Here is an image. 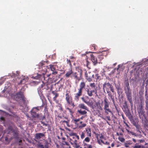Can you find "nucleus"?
Wrapping results in <instances>:
<instances>
[{
    "instance_id": "e433bc0d",
    "label": "nucleus",
    "mask_w": 148,
    "mask_h": 148,
    "mask_svg": "<svg viewBox=\"0 0 148 148\" xmlns=\"http://www.w3.org/2000/svg\"><path fill=\"white\" fill-rule=\"evenodd\" d=\"M94 133L98 137V136H99L100 138L101 139H106L104 137L103 135L102 134H96L95 132H94Z\"/></svg>"
},
{
    "instance_id": "7c9ffc66",
    "label": "nucleus",
    "mask_w": 148,
    "mask_h": 148,
    "mask_svg": "<svg viewBox=\"0 0 148 148\" xmlns=\"http://www.w3.org/2000/svg\"><path fill=\"white\" fill-rule=\"evenodd\" d=\"M52 93L55 95L54 97L53 98V100L54 101L56 100L57 97L59 96V94L55 91H52Z\"/></svg>"
},
{
    "instance_id": "2f4dec72",
    "label": "nucleus",
    "mask_w": 148,
    "mask_h": 148,
    "mask_svg": "<svg viewBox=\"0 0 148 148\" xmlns=\"http://www.w3.org/2000/svg\"><path fill=\"white\" fill-rule=\"evenodd\" d=\"M17 74H16L15 73H13V72L12 73L9 74L8 76H10L12 77H14L16 76V75L17 76L19 73V72L16 71Z\"/></svg>"
},
{
    "instance_id": "e2e57ef3",
    "label": "nucleus",
    "mask_w": 148,
    "mask_h": 148,
    "mask_svg": "<svg viewBox=\"0 0 148 148\" xmlns=\"http://www.w3.org/2000/svg\"><path fill=\"white\" fill-rule=\"evenodd\" d=\"M139 143H144L145 142V140H139Z\"/></svg>"
},
{
    "instance_id": "6e6552de",
    "label": "nucleus",
    "mask_w": 148,
    "mask_h": 148,
    "mask_svg": "<svg viewBox=\"0 0 148 148\" xmlns=\"http://www.w3.org/2000/svg\"><path fill=\"white\" fill-rule=\"evenodd\" d=\"M124 89L125 94L132 93V90L130 88L129 84L128 81L125 83Z\"/></svg>"
},
{
    "instance_id": "f704fd0d",
    "label": "nucleus",
    "mask_w": 148,
    "mask_h": 148,
    "mask_svg": "<svg viewBox=\"0 0 148 148\" xmlns=\"http://www.w3.org/2000/svg\"><path fill=\"white\" fill-rule=\"evenodd\" d=\"M12 139V138H11V139H9L6 136L5 137V141H6V143H5L6 144H8L10 142L11 140Z\"/></svg>"
},
{
    "instance_id": "4d7b16f0",
    "label": "nucleus",
    "mask_w": 148,
    "mask_h": 148,
    "mask_svg": "<svg viewBox=\"0 0 148 148\" xmlns=\"http://www.w3.org/2000/svg\"><path fill=\"white\" fill-rule=\"evenodd\" d=\"M124 104H125V105H123V107L124 108H125L126 107L127 108V102L126 101H125V102Z\"/></svg>"
},
{
    "instance_id": "58836bf2",
    "label": "nucleus",
    "mask_w": 148,
    "mask_h": 148,
    "mask_svg": "<svg viewBox=\"0 0 148 148\" xmlns=\"http://www.w3.org/2000/svg\"><path fill=\"white\" fill-rule=\"evenodd\" d=\"M90 140V139L89 138V137L87 136V137H86L84 140L83 142H89Z\"/></svg>"
},
{
    "instance_id": "c756f323",
    "label": "nucleus",
    "mask_w": 148,
    "mask_h": 148,
    "mask_svg": "<svg viewBox=\"0 0 148 148\" xmlns=\"http://www.w3.org/2000/svg\"><path fill=\"white\" fill-rule=\"evenodd\" d=\"M45 115L42 116L41 114H38L37 118L39 119L40 120H43L45 119Z\"/></svg>"
},
{
    "instance_id": "a211bd4d",
    "label": "nucleus",
    "mask_w": 148,
    "mask_h": 148,
    "mask_svg": "<svg viewBox=\"0 0 148 148\" xmlns=\"http://www.w3.org/2000/svg\"><path fill=\"white\" fill-rule=\"evenodd\" d=\"M79 88L78 89V90L82 91L85 88L86 84L84 82H81L79 85Z\"/></svg>"
},
{
    "instance_id": "13d9d810",
    "label": "nucleus",
    "mask_w": 148,
    "mask_h": 148,
    "mask_svg": "<svg viewBox=\"0 0 148 148\" xmlns=\"http://www.w3.org/2000/svg\"><path fill=\"white\" fill-rule=\"evenodd\" d=\"M92 47H94V49L95 50H96L97 49V46L95 45H93Z\"/></svg>"
},
{
    "instance_id": "473e14b6",
    "label": "nucleus",
    "mask_w": 148,
    "mask_h": 148,
    "mask_svg": "<svg viewBox=\"0 0 148 148\" xmlns=\"http://www.w3.org/2000/svg\"><path fill=\"white\" fill-rule=\"evenodd\" d=\"M133 124L136 127V128L138 130H139L140 129V126L137 123L134 121L133 122Z\"/></svg>"
},
{
    "instance_id": "37998d69",
    "label": "nucleus",
    "mask_w": 148,
    "mask_h": 148,
    "mask_svg": "<svg viewBox=\"0 0 148 148\" xmlns=\"http://www.w3.org/2000/svg\"><path fill=\"white\" fill-rule=\"evenodd\" d=\"M98 58H99V63H100L101 59H103V56L101 55H99L98 56Z\"/></svg>"
},
{
    "instance_id": "bf43d9fd",
    "label": "nucleus",
    "mask_w": 148,
    "mask_h": 148,
    "mask_svg": "<svg viewBox=\"0 0 148 148\" xmlns=\"http://www.w3.org/2000/svg\"><path fill=\"white\" fill-rule=\"evenodd\" d=\"M112 101V102L113 103V104H114V105H115V101H114V97H113V98H112V99H111Z\"/></svg>"
},
{
    "instance_id": "6ab92c4d",
    "label": "nucleus",
    "mask_w": 148,
    "mask_h": 148,
    "mask_svg": "<svg viewBox=\"0 0 148 148\" xmlns=\"http://www.w3.org/2000/svg\"><path fill=\"white\" fill-rule=\"evenodd\" d=\"M73 71L72 68L70 69L69 71H67L65 74V76L66 77H71V76L73 74Z\"/></svg>"
},
{
    "instance_id": "680f3d73",
    "label": "nucleus",
    "mask_w": 148,
    "mask_h": 148,
    "mask_svg": "<svg viewBox=\"0 0 148 148\" xmlns=\"http://www.w3.org/2000/svg\"><path fill=\"white\" fill-rule=\"evenodd\" d=\"M114 107L115 108V109L116 110V111H117V112L119 113V110H118V108H117V107L115 105H115H114Z\"/></svg>"
},
{
    "instance_id": "7ed1b4c3",
    "label": "nucleus",
    "mask_w": 148,
    "mask_h": 148,
    "mask_svg": "<svg viewBox=\"0 0 148 148\" xmlns=\"http://www.w3.org/2000/svg\"><path fill=\"white\" fill-rule=\"evenodd\" d=\"M77 72L73 73L71 76V77L75 79L76 82H78L81 79L82 75V70L81 68L78 67Z\"/></svg>"
},
{
    "instance_id": "c9c22d12",
    "label": "nucleus",
    "mask_w": 148,
    "mask_h": 148,
    "mask_svg": "<svg viewBox=\"0 0 148 148\" xmlns=\"http://www.w3.org/2000/svg\"><path fill=\"white\" fill-rule=\"evenodd\" d=\"M66 109L69 111L70 115L72 116L74 112L73 110L69 108H66Z\"/></svg>"
},
{
    "instance_id": "c03bdc74",
    "label": "nucleus",
    "mask_w": 148,
    "mask_h": 148,
    "mask_svg": "<svg viewBox=\"0 0 148 148\" xmlns=\"http://www.w3.org/2000/svg\"><path fill=\"white\" fill-rule=\"evenodd\" d=\"M118 139L122 143H123L125 140L124 138L120 137H119Z\"/></svg>"
},
{
    "instance_id": "ddd939ff",
    "label": "nucleus",
    "mask_w": 148,
    "mask_h": 148,
    "mask_svg": "<svg viewBox=\"0 0 148 148\" xmlns=\"http://www.w3.org/2000/svg\"><path fill=\"white\" fill-rule=\"evenodd\" d=\"M90 57L91 60L92 62L94 65H96L97 63H99V60H98L96 57L92 54H90Z\"/></svg>"
},
{
    "instance_id": "a878e982",
    "label": "nucleus",
    "mask_w": 148,
    "mask_h": 148,
    "mask_svg": "<svg viewBox=\"0 0 148 148\" xmlns=\"http://www.w3.org/2000/svg\"><path fill=\"white\" fill-rule=\"evenodd\" d=\"M115 86L116 89H117L118 93L119 94L121 92V89L120 88L119 84H115Z\"/></svg>"
},
{
    "instance_id": "f8f14e48",
    "label": "nucleus",
    "mask_w": 148,
    "mask_h": 148,
    "mask_svg": "<svg viewBox=\"0 0 148 148\" xmlns=\"http://www.w3.org/2000/svg\"><path fill=\"white\" fill-rule=\"evenodd\" d=\"M82 91L78 90L77 92L75 94L74 99L75 101H77L79 100L80 97L82 95Z\"/></svg>"
},
{
    "instance_id": "864d4df0",
    "label": "nucleus",
    "mask_w": 148,
    "mask_h": 148,
    "mask_svg": "<svg viewBox=\"0 0 148 148\" xmlns=\"http://www.w3.org/2000/svg\"><path fill=\"white\" fill-rule=\"evenodd\" d=\"M97 74H95V75H93V78H95L96 80L97 81Z\"/></svg>"
},
{
    "instance_id": "774afa93",
    "label": "nucleus",
    "mask_w": 148,
    "mask_h": 148,
    "mask_svg": "<svg viewBox=\"0 0 148 148\" xmlns=\"http://www.w3.org/2000/svg\"><path fill=\"white\" fill-rule=\"evenodd\" d=\"M130 134H131L132 135H135V133L134 132H132L131 131H130Z\"/></svg>"
},
{
    "instance_id": "aec40b11",
    "label": "nucleus",
    "mask_w": 148,
    "mask_h": 148,
    "mask_svg": "<svg viewBox=\"0 0 148 148\" xmlns=\"http://www.w3.org/2000/svg\"><path fill=\"white\" fill-rule=\"evenodd\" d=\"M86 110H82L81 109L78 110L77 112L80 115L85 116H87V112Z\"/></svg>"
},
{
    "instance_id": "393cba45",
    "label": "nucleus",
    "mask_w": 148,
    "mask_h": 148,
    "mask_svg": "<svg viewBox=\"0 0 148 148\" xmlns=\"http://www.w3.org/2000/svg\"><path fill=\"white\" fill-rule=\"evenodd\" d=\"M23 97V95L22 93L21 92H19L17 93L16 95V98H22V100L23 101H25V100L24 99Z\"/></svg>"
},
{
    "instance_id": "a18cd8bd",
    "label": "nucleus",
    "mask_w": 148,
    "mask_h": 148,
    "mask_svg": "<svg viewBox=\"0 0 148 148\" xmlns=\"http://www.w3.org/2000/svg\"><path fill=\"white\" fill-rule=\"evenodd\" d=\"M62 144L63 145H66L67 146H69V143L66 142V141H62Z\"/></svg>"
},
{
    "instance_id": "603ef678",
    "label": "nucleus",
    "mask_w": 148,
    "mask_h": 148,
    "mask_svg": "<svg viewBox=\"0 0 148 148\" xmlns=\"http://www.w3.org/2000/svg\"><path fill=\"white\" fill-rule=\"evenodd\" d=\"M132 143H127L125 144V146L126 147H129V145H131Z\"/></svg>"
},
{
    "instance_id": "f03ea898",
    "label": "nucleus",
    "mask_w": 148,
    "mask_h": 148,
    "mask_svg": "<svg viewBox=\"0 0 148 148\" xmlns=\"http://www.w3.org/2000/svg\"><path fill=\"white\" fill-rule=\"evenodd\" d=\"M102 103L104 106L103 109L106 114H108L109 112L112 114L111 110L109 108L110 102L109 101L106 97H104Z\"/></svg>"
},
{
    "instance_id": "f257e3e1",
    "label": "nucleus",
    "mask_w": 148,
    "mask_h": 148,
    "mask_svg": "<svg viewBox=\"0 0 148 148\" xmlns=\"http://www.w3.org/2000/svg\"><path fill=\"white\" fill-rule=\"evenodd\" d=\"M41 66H42L40 69V71L41 74H38L37 76H33V77L36 79H41L42 81H43L45 82H46L49 79V77L50 75L45 74L47 71L48 66H43V64L42 63L40 64Z\"/></svg>"
},
{
    "instance_id": "4c0bfd02",
    "label": "nucleus",
    "mask_w": 148,
    "mask_h": 148,
    "mask_svg": "<svg viewBox=\"0 0 148 148\" xmlns=\"http://www.w3.org/2000/svg\"><path fill=\"white\" fill-rule=\"evenodd\" d=\"M97 139V142L100 145H102L101 143H103V141L102 139H99L97 136L96 137Z\"/></svg>"
},
{
    "instance_id": "9d476101",
    "label": "nucleus",
    "mask_w": 148,
    "mask_h": 148,
    "mask_svg": "<svg viewBox=\"0 0 148 148\" xmlns=\"http://www.w3.org/2000/svg\"><path fill=\"white\" fill-rule=\"evenodd\" d=\"M48 81L46 82H45L44 81H42V84L40 86H39V88L40 89V90H41V89L42 88V89H45L46 90H48L49 88V87L48 86V85L47 83L48 82Z\"/></svg>"
},
{
    "instance_id": "69168bd1",
    "label": "nucleus",
    "mask_w": 148,
    "mask_h": 148,
    "mask_svg": "<svg viewBox=\"0 0 148 148\" xmlns=\"http://www.w3.org/2000/svg\"><path fill=\"white\" fill-rule=\"evenodd\" d=\"M97 80L98 79H100V77L99 76V74H97Z\"/></svg>"
},
{
    "instance_id": "5fc2aeb1",
    "label": "nucleus",
    "mask_w": 148,
    "mask_h": 148,
    "mask_svg": "<svg viewBox=\"0 0 148 148\" xmlns=\"http://www.w3.org/2000/svg\"><path fill=\"white\" fill-rule=\"evenodd\" d=\"M41 124H42L43 125L45 126H47L48 125V124H47L45 123L44 122L41 121Z\"/></svg>"
},
{
    "instance_id": "4468645a",
    "label": "nucleus",
    "mask_w": 148,
    "mask_h": 148,
    "mask_svg": "<svg viewBox=\"0 0 148 148\" xmlns=\"http://www.w3.org/2000/svg\"><path fill=\"white\" fill-rule=\"evenodd\" d=\"M64 119H65V120H61L60 121V123L62 124L65 125V124H66V126L68 127H69V122L70 120L68 118V117H64Z\"/></svg>"
},
{
    "instance_id": "8fccbe9b",
    "label": "nucleus",
    "mask_w": 148,
    "mask_h": 148,
    "mask_svg": "<svg viewBox=\"0 0 148 148\" xmlns=\"http://www.w3.org/2000/svg\"><path fill=\"white\" fill-rule=\"evenodd\" d=\"M79 121L80 119L79 118L77 119H75L73 120V122L75 123L76 124L77 122Z\"/></svg>"
},
{
    "instance_id": "09e8293b",
    "label": "nucleus",
    "mask_w": 148,
    "mask_h": 148,
    "mask_svg": "<svg viewBox=\"0 0 148 148\" xmlns=\"http://www.w3.org/2000/svg\"><path fill=\"white\" fill-rule=\"evenodd\" d=\"M67 63L69 65L71 66H72V64L71 63V61L70 60H68V59H67Z\"/></svg>"
},
{
    "instance_id": "b1692460",
    "label": "nucleus",
    "mask_w": 148,
    "mask_h": 148,
    "mask_svg": "<svg viewBox=\"0 0 148 148\" xmlns=\"http://www.w3.org/2000/svg\"><path fill=\"white\" fill-rule=\"evenodd\" d=\"M133 148H145V147L140 143H136Z\"/></svg>"
},
{
    "instance_id": "bb28decb",
    "label": "nucleus",
    "mask_w": 148,
    "mask_h": 148,
    "mask_svg": "<svg viewBox=\"0 0 148 148\" xmlns=\"http://www.w3.org/2000/svg\"><path fill=\"white\" fill-rule=\"evenodd\" d=\"M16 128V127L15 125H13L12 126L10 125L9 126L8 128L9 131L13 132L14 131V128Z\"/></svg>"
},
{
    "instance_id": "6e6d98bb",
    "label": "nucleus",
    "mask_w": 148,
    "mask_h": 148,
    "mask_svg": "<svg viewBox=\"0 0 148 148\" xmlns=\"http://www.w3.org/2000/svg\"><path fill=\"white\" fill-rule=\"evenodd\" d=\"M103 144L104 145H110V143L109 142H108L107 141H106L105 142H103Z\"/></svg>"
},
{
    "instance_id": "c85d7f7f",
    "label": "nucleus",
    "mask_w": 148,
    "mask_h": 148,
    "mask_svg": "<svg viewBox=\"0 0 148 148\" xmlns=\"http://www.w3.org/2000/svg\"><path fill=\"white\" fill-rule=\"evenodd\" d=\"M83 146H85L87 148H93V146L90 144H88L86 142H83Z\"/></svg>"
},
{
    "instance_id": "9b49d317",
    "label": "nucleus",
    "mask_w": 148,
    "mask_h": 148,
    "mask_svg": "<svg viewBox=\"0 0 148 148\" xmlns=\"http://www.w3.org/2000/svg\"><path fill=\"white\" fill-rule=\"evenodd\" d=\"M85 75L86 79L89 82H90L92 81V78L93 77V74H92L91 72H89L88 73H87V72L86 71Z\"/></svg>"
},
{
    "instance_id": "ea45409f",
    "label": "nucleus",
    "mask_w": 148,
    "mask_h": 148,
    "mask_svg": "<svg viewBox=\"0 0 148 148\" xmlns=\"http://www.w3.org/2000/svg\"><path fill=\"white\" fill-rule=\"evenodd\" d=\"M85 134L84 131L83 132H82L81 134H80V137L82 139H83L84 138L85 136Z\"/></svg>"
},
{
    "instance_id": "dca6fc26",
    "label": "nucleus",
    "mask_w": 148,
    "mask_h": 148,
    "mask_svg": "<svg viewBox=\"0 0 148 148\" xmlns=\"http://www.w3.org/2000/svg\"><path fill=\"white\" fill-rule=\"evenodd\" d=\"M85 134L86 135L89 137H91V130L90 128L87 127L85 128V130H84Z\"/></svg>"
},
{
    "instance_id": "cd10ccee",
    "label": "nucleus",
    "mask_w": 148,
    "mask_h": 148,
    "mask_svg": "<svg viewBox=\"0 0 148 148\" xmlns=\"http://www.w3.org/2000/svg\"><path fill=\"white\" fill-rule=\"evenodd\" d=\"M31 113L32 116L34 118H37L38 116V114H37L36 112L34 111V110H32L31 111Z\"/></svg>"
},
{
    "instance_id": "3c124183",
    "label": "nucleus",
    "mask_w": 148,
    "mask_h": 148,
    "mask_svg": "<svg viewBox=\"0 0 148 148\" xmlns=\"http://www.w3.org/2000/svg\"><path fill=\"white\" fill-rule=\"evenodd\" d=\"M88 105L90 106V107L92 108L93 109L94 108L92 105L93 103H92V102L90 103H89L88 102V104H87Z\"/></svg>"
},
{
    "instance_id": "1a4fd4ad",
    "label": "nucleus",
    "mask_w": 148,
    "mask_h": 148,
    "mask_svg": "<svg viewBox=\"0 0 148 148\" xmlns=\"http://www.w3.org/2000/svg\"><path fill=\"white\" fill-rule=\"evenodd\" d=\"M48 69L50 70L52 72L51 73L52 75H56L58 74V72L56 71V68L54 67V65L50 64L48 66Z\"/></svg>"
},
{
    "instance_id": "de8ad7c7",
    "label": "nucleus",
    "mask_w": 148,
    "mask_h": 148,
    "mask_svg": "<svg viewBox=\"0 0 148 148\" xmlns=\"http://www.w3.org/2000/svg\"><path fill=\"white\" fill-rule=\"evenodd\" d=\"M107 92L108 93V96L110 97L111 99L114 97V96L112 95L110 91Z\"/></svg>"
},
{
    "instance_id": "79ce46f5",
    "label": "nucleus",
    "mask_w": 148,
    "mask_h": 148,
    "mask_svg": "<svg viewBox=\"0 0 148 148\" xmlns=\"http://www.w3.org/2000/svg\"><path fill=\"white\" fill-rule=\"evenodd\" d=\"M14 132L13 136L14 138H18V133L16 132Z\"/></svg>"
},
{
    "instance_id": "f3484780",
    "label": "nucleus",
    "mask_w": 148,
    "mask_h": 148,
    "mask_svg": "<svg viewBox=\"0 0 148 148\" xmlns=\"http://www.w3.org/2000/svg\"><path fill=\"white\" fill-rule=\"evenodd\" d=\"M124 112L126 116L128 117L130 120H131L133 119V117L129 110H126L124 111Z\"/></svg>"
},
{
    "instance_id": "423d86ee",
    "label": "nucleus",
    "mask_w": 148,
    "mask_h": 148,
    "mask_svg": "<svg viewBox=\"0 0 148 148\" xmlns=\"http://www.w3.org/2000/svg\"><path fill=\"white\" fill-rule=\"evenodd\" d=\"M65 94V99L67 101V103L71 105L73 108L75 107V105L73 101L71 95L69 94L70 91H67Z\"/></svg>"
},
{
    "instance_id": "5701e85b",
    "label": "nucleus",
    "mask_w": 148,
    "mask_h": 148,
    "mask_svg": "<svg viewBox=\"0 0 148 148\" xmlns=\"http://www.w3.org/2000/svg\"><path fill=\"white\" fill-rule=\"evenodd\" d=\"M45 136L44 134L42 133H38L36 134L35 138L37 139H40L41 137H43Z\"/></svg>"
},
{
    "instance_id": "20e7f679",
    "label": "nucleus",
    "mask_w": 148,
    "mask_h": 148,
    "mask_svg": "<svg viewBox=\"0 0 148 148\" xmlns=\"http://www.w3.org/2000/svg\"><path fill=\"white\" fill-rule=\"evenodd\" d=\"M90 86L91 88L90 90L89 88H87L86 92L88 95L90 97L93 96V93L95 92L97 93V87L96 86V84L94 83H91Z\"/></svg>"
},
{
    "instance_id": "2eb2a0df",
    "label": "nucleus",
    "mask_w": 148,
    "mask_h": 148,
    "mask_svg": "<svg viewBox=\"0 0 148 148\" xmlns=\"http://www.w3.org/2000/svg\"><path fill=\"white\" fill-rule=\"evenodd\" d=\"M49 143L47 141H46L45 145H43L40 143L38 144V148H49L48 145Z\"/></svg>"
},
{
    "instance_id": "72a5a7b5",
    "label": "nucleus",
    "mask_w": 148,
    "mask_h": 148,
    "mask_svg": "<svg viewBox=\"0 0 148 148\" xmlns=\"http://www.w3.org/2000/svg\"><path fill=\"white\" fill-rule=\"evenodd\" d=\"M27 80L28 79L27 78L23 79H21L19 83H18V84L19 85H20L22 84L23 83H25Z\"/></svg>"
},
{
    "instance_id": "052dcab7",
    "label": "nucleus",
    "mask_w": 148,
    "mask_h": 148,
    "mask_svg": "<svg viewBox=\"0 0 148 148\" xmlns=\"http://www.w3.org/2000/svg\"><path fill=\"white\" fill-rule=\"evenodd\" d=\"M18 145H21L22 143V140H20L18 141Z\"/></svg>"
},
{
    "instance_id": "0e129e2a",
    "label": "nucleus",
    "mask_w": 148,
    "mask_h": 148,
    "mask_svg": "<svg viewBox=\"0 0 148 148\" xmlns=\"http://www.w3.org/2000/svg\"><path fill=\"white\" fill-rule=\"evenodd\" d=\"M86 126V124L85 123L82 124L81 126V127H84Z\"/></svg>"
},
{
    "instance_id": "a19ab883",
    "label": "nucleus",
    "mask_w": 148,
    "mask_h": 148,
    "mask_svg": "<svg viewBox=\"0 0 148 148\" xmlns=\"http://www.w3.org/2000/svg\"><path fill=\"white\" fill-rule=\"evenodd\" d=\"M58 107H59V109L60 110V112L63 111V108L61 104H59L58 105Z\"/></svg>"
},
{
    "instance_id": "4be33fe9",
    "label": "nucleus",
    "mask_w": 148,
    "mask_h": 148,
    "mask_svg": "<svg viewBox=\"0 0 148 148\" xmlns=\"http://www.w3.org/2000/svg\"><path fill=\"white\" fill-rule=\"evenodd\" d=\"M129 102L131 104L132 103V94L130 93L125 94Z\"/></svg>"
},
{
    "instance_id": "338daca9",
    "label": "nucleus",
    "mask_w": 148,
    "mask_h": 148,
    "mask_svg": "<svg viewBox=\"0 0 148 148\" xmlns=\"http://www.w3.org/2000/svg\"><path fill=\"white\" fill-rule=\"evenodd\" d=\"M86 66H87V67L88 68V65L89 64H90V63L88 61H86Z\"/></svg>"
},
{
    "instance_id": "49530a36",
    "label": "nucleus",
    "mask_w": 148,
    "mask_h": 148,
    "mask_svg": "<svg viewBox=\"0 0 148 148\" xmlns=\"http://www.w3.org/2000/svg\"><path fill=\"white\" fill-rule=\"evenodd\" d=\"M81 99L82 100V101L85 103L88 104V102H87L85 99L84 98V97H82L81 98Z\"/></svg>"
},
{
    "instance_id": "412c9836",
    "label": "nucleus",
    "mask_w": 148,
    "mask_h": 148,
    "mask_svg": "<svg viewBox=\"0 0 148 148\" xmlns=\"http://www.w3.org/2000/svg\"><path fill=\"white\" fill-rule=\"evenodd\" d=\"M79 107L81 109L86 110L87 111H89L88 107L83 103H81L79 105Z\"/></svg>"
},
{
    "instance_id": "0eeeda50",
    "label": "nucleus",
    "mask_w": 148,
    "mask_h": 148,
    "mask_svg": "<svg viewBox=\"0 0 148 148\" xmlns=\"http://www.w3.org/2000/svg\"><path fill=\"white\" fill-rule=\"evenodd\" d=\"M77 140L76 137L72 136L70 138V142L74 148H79V145L77 143Z\"/></svg>"
},
{
    "instance_id": "39448f33",
    "label": "nucleus",
    "mask_w": 148,
    "mask_h": 148,
    "mask_svg": "<svg viewBox=\"0 0 148 148\" xmlns=\"http://www.w3.org/2000/svg\"><path fill=\"white\" fill-rule=\"evenodd\" d=\"M103 89L104 92L106 90L107 92H110V90L112 92H114V89L113 86L109 82L104 83L103 84Z\"/></svg>"
}]
</instances>
